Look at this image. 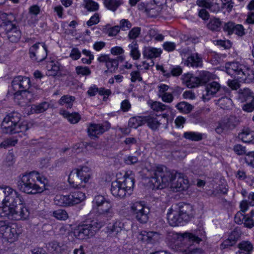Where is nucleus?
Returning a JSON list of instances; mask_svg holds the SVG:
<instances>
[{
	"label": "nucleus",
	"instance_id": "31",
	"mask_svg": "<svg viewBox=\"0 0 254 254\" xmlns=\"http://www.w3.org/2000/svg\"><path fill=\"white\" fill-rule=\"evenodd\" d=\"M60 113L71 124H76L80 119V115L76 113H69L65 110H61Z\"/></svg>",
	"mask_w": 254,
	"mask_h": 254
},
{
	"label": "nucleus",
	"instance_id": "32",
	"mask_svg": "<svg viewBox=\"0 0 254 254\" xmlns=\"http://www.w3.org/2000/svg\"><path fill=\"white\" fill-rule=\"evenodd\" d=\"M75 100V97L69 95L63 96L59 100L58 103L59 105L63 106L65 105L67 109H70L73 106V103Z\"/></svg>",
	"mask_w": 254,
	"mask_h": 254
},
{
	"label": "nucleus",
	"instance_id": "30",
	"mask_svg": "<svg viewBox=\"0 0 254 254\" xmlns=\"http://www.w3.org/2000/svg\"><path fill=\"white\" fill-rule=\"evenodd\" d=\"M102 28L103 33L107 34L109 37L117 36L121 31L118 25L112 26L110 24L103 26Z\"/></svg>",
	"mask_w": 254,
	"mask_h": 254
},
{
	"label": "nucleus",
	"instance_id": "63",
	"mask_svg": "<svg viewBox=\"0 0 254 254\" xmlns=\"http://www.w3.org/2000/svg\"><path fill=\"white\" fill-rule=\"evenodd\" d=\"M49 245L51 246L52 250L53 252H55L56 253H62V247L60 246L59 243L54 241L49 244Z\"/></svg>",
	"mask_w": 254,
	"mask_h": 254
},
{
	"label": "nucleus",
	"instance_id": "24",
	"mask_svg": "<svg viewBox=\"0 0 254 254\" xmlns=\"http://www.w3.org/2000/svg\"><path fill=\"white\" fill-rule=\"evenodd\" d=\"M238 138L245 143H251L254 140V131L248 127L244 128L238 134Z\"/></svg>",
	"mask_w": 254,
	"mask_h": 254
},
{
	"label": "nucleus",
	"instance_id": "11",
	"mask_svg": "<svg viewBox=\"0 0 254 254\" xmlns=\"http://www.w3.org/2000/svg\"><path fill=\"white\" fill-rule=\"evenodd\" d=\"M130 212L132 216L140 223H145L149 217V209L144 202L136 201L131 203Z\"/></svg>",
	"mask_w": 254,
	"mask_h": 254
},
{
	"label": "nucleus",
	"instance_id": "15",
	"mask_svg": "<svg viewBox=\"0 0 254 254\" xmlns=\"http://www.w3.org/2000/svg\"><path fill=\"white\" fill-rule=\"evenodd\" d=\"M218 91L224 92L229 95L230 90L226 87H221L220 84L217 82H211L206 86V93L202 96L203 100L204 101L209 100L211 96L214 95Z\"/></svg>",
	"mask_w": 254,
	"mask_h": 254
},
{
	"label": "nucleus",
	"instance_id": "7",
	"mask_svg": "<svg viewBox=\"0 0 254 254\" xmlns=\"http://www.w3.org/2000/svg\"><path fill=\"white\" fill-rule=\"evenodd\" d=\"M2 17L6 19L0 24V28L4 30L8 40L11 42H17L21 37V32L16 25V16L12 13H2Z\"/></svg>",
	"mask_w": 254,
	"mask_h": 254
},
{
	"label": "nucleus",
	"instance_id": "5",
	"mask_svg": "<svg viewBox=\"0 0 254 254\" xmlns=\"http://www.w3.org/2000/svg\"><path fill=\"white\" fill-rule=\"evenodd\" d=\"M175 237L182 243L178 244V251L183 254H200L202 250L197 247L201 239L197 236L189 233H176Z\"/></svg>",
	"mask_w": 254,
	"mask_h": 254
},
{
	"label": "nucleus",
	"instance_id": "25",
	"mask_svg": "<svg viewBox=\"0 0 254 254\" xmlns=\"http://www.w3.org/2000/svg\"><path fill=\"white\" fill-rule=\"evenodd\" d=\"M162 52V51L160 48L146 47L144 48L143 56L145 58L152 59L159 57Z\"/></svg>",
	"mask_w": 254,
	"mask_h": 254
},
{
	"label": "nucleus",
	"instance_id": "8",
	"mask_svg": "<svg viewBox=\"0 0 254 254\" xmlns=\"http://www.w3.org/2000/svg\"><path fill=\"white\" fill-rule=\"evenodd\" d=\"M226 72L237 78L240 82L251 83L254 79V74L252 70L237 62L226 63Z\"/></svg>",
	"mask_w": 254,
	"mask_h": 254
},
{
	"label": "nucleus",
	"instance_id": "42",
	"mask_svg": "<svg viewBox=\"0 0 254 254\" xmlns=\"http://www.w3.org/2000/svg\"><path fill=\"white\" fill-rule=\"evenodd\" d=\"M176 107L181 112L186 114L190 113L193 108L192 105L186 102H181L178 103L176 105Z\"/></svg>",
	"mask_w": 254,
	"mask_h": 254
},
{
	"label": "nucleus",
	"instance_id": "60",
	"mask_svg": "<svg viewBox=\"0 0 254 254\" xmlns=\"http://www.w3.org/2000/svg\"><path fill=\"white\" fill-rule=\"evenodd\" d=\"M244 212L242 211L238 212L235 216V221L238 224H241L244 222L246 218V215L244 214Z\"/></svg>",
	"mask_w": 254,
	"mask_h": 254
},
{
	"label": "nucleus",
	"instance_id": "54",
	"mask_svg": "<svg viewBox=\"0 0 254 254\" xmlns=\"http://www.w3.org/2000/svg\"><path fill=\"white\" fill-rule=\"evenodd\" d=\"M235 24V23L232 21H229L228 22L225 23L223 26V31L225 32H227L229 35L233 34V30Z\"/></svg>",
	"mask_w": 254,
	"mask_h": 254
},
{
	"label": "nucleus",
	"instance_id": "45",
	"mask_svg": "<svg viewBox=\"0 0 254 254\" xmlns=\"http://www.w3.org/2000/svg\"><path fill=\"white\" fill-rule=\"evenodd\" d=\"M145 233L146 234L144 235V236L146 237V240L148 242L154 243L160 239V234L158 232L149 231Z\"/></svg>",
	"mask_w": 254,
	"mask_h": 254
},
{
	"label": "nucleus",
	"instance_id": "19",
	"mask_svg": "<svg viewBox=\"0 0 254 254\" xmlns=\"http://www.w3.org/2000/svg\"><path fill=\"white\" fill-rule=\"evenodd\" d=\"M167 219L169 224L172 226H177L184 224V220L180 215L178 211L174 210L172 208L168 210L167 213Z\"/></svg>",
	"mask_w": 254,
	"mask_h": 254
},
{
	"label": "nucleus",
	"instance_id": "48",
	"mask_svg": "<svg viewBox=\"0 0 254 254\" xmlns=\"http://www.w3.org/2000/svg\"><path fill=\"white\" fill-rule=\"evenodd\" d=\"M151 108L154 111L156 112H161L167 110L169 108V106L163 104L160 102H154L151 105Z\"/></svg>",
	"mask_w": 254,
	"mask_h": 254
},
{
	"label": "nucleus",
	"instance_id": "33",
	"mask_svg": "<svg viewBox=\"0 0 254 254\" xmlns=\"http://www.w3.org/2000/svg\"><path fill=\"white\" fill-rule=\"evenodd\" d=\"M130 49V56L134 60H137L140 57V53L138 50V45L136 42L133 41L128 45Z\"/></svg>",
	"mask_w": 254,
	"mask_h": 254
},
{
	"label": "nucleus",
	"instance_id": "50",
	"mask_svg": "<svg viewBox=\"0 0 254 254\" xmlns=\"http://www.w3.org/2000/svg\"><path fill=\"white\" fill-rule=\"evenodd\" d=\"M120 28V30L122 31H128L132 27L131 23L126 19H122L120 21L119 25H118Z\"/></svg>",
	"mask_w": 254,
	"mask_h": 254
},
{
	"label": "nucleus",
	"instance_id": "27",
	"mask_svg": "<svg viewBox=\"0 0 254 254\" xmlns=\"http://www.w3.org/2000/svg\"><path fill=\"white\" fill-rule=\"evenodd\" d=\"M124 223L120 220H116L113 223H110L107 226L108 232L118 234L124 228Z\"/></svg>",
	"mask_w": 254,
	"mask_h": 254
},
{
	"label": "nucleus",
	"instance_id": "13",
	"mask_svg": "<svg viewBox=\"0 0 254 254\" xmlns=\"http://www.w3.org/2000/svg\"><path fill=\"white\" fill-rule=\"evenodd\" d=\"M0 234L5 241L12 243L17 239L16 228L12 227L8 221L0 220Z\"/></svg>",
	"mask_w": 254,
	"mask_h": 254
},
{
	"label": "nucleus",
	"instance_id": "64",
	"mask_svg": "<svg viewBox=\"0 0 254 254\" xmlns=\"http://www.w3.org/2000/svg\"><path fill=\"white\" fill-rule=\"evenodd\" d=\"M69 57L73 60H77L81 57V53L78 48H74L71 50Z\"/></svg>",
	"mask_w": 254,
	"mask_h": 254
},
{
	"label": "nucleus",
	"instance_id": "52",
	"mask_svg": "<svg viewBox=\"0 0 254 254\" xmlns=\"http://www.w3.org/2000/svg\"><path fill=\"white\" fill-rule=\"evenodd\" d=\"M233 34H235L239 37H242L245 35V29L242 24H235L233 30Z\"/></svg>",
	"mask_w": 254,
	"mask_h": 254
},
{
	"label": "nucleus",
	"instance_id": "29",
	"mask_svg": "<svg viewBox=\"0 0 254 254\" xmlns=\"http://www.w3.org/2000/svg\"><path fill=\"white\" fill-rule=\"evenodd\" d=\"M50 103L43 102L38 104L33 105L31 107V112L32 114H40L46 111L50 107Z\"/></svg>",
	"mask_w": 254,
	"mask_h": 254
},
{
	"label": "nucleus",
	"instance_id": "40",
	"mask_svg": "<svg viewBox=\"0 0 254 254\" xmlns=\"http://www.w3.org/2000/svg\"><path fill=\"white\" fill-rule=\"evenodd\" d=\"M47 67L48 69L47 74L49 76H55L58 74L60 70L59 64H56L53 61L50 62Z\"/></svg>",
	"mask_w": 254,
	"mask_h": 254
},
{
	"label": "nucleus",
	"instance_id": "53",
	"mask_svg": "<svg viewBox=\"0 0 254 254\" xmlns=\"http://www.w3.org/2000/svg\"><path fill=\"white\" fill-rule=\"evenodd\" d=\"M85 8L88 11H94L98 9L99 5L97 2L89 0L86 2Z\"/></svg>",
	"mask_w": 254,
	"mask_h": 254
},
{
	"label": "nucleus",
	"instance_id": "36",
	"mask_svg": "<svg viewBox=\"0 0 254 254\" xmlns=\"http://www.w3.org/2000/svg\"><path fill=\"white\" fill-rule=\"evenodd\" d=\"M222 21L219 18H211L207 24V28L212 31H219L221 29Z\"/></svg>",
	"mask_w": 254,
	"mask_h": 254
},
{
	"label": "nucleus",
	"instance_id": "12",
	"mask_svg": "<svg viewBox=\"0 0 254 254\" xmlns=\"http://www.w3.org/2000/svg\"><path fill=\"white\" fill-rule=\"evenodd\" d=\"M47 55L48 49L45 43L37 42L29 49V57L34 62L40 63L43 61Z\"/></svg>",
	"mask_w": 254,
	"mask_h": 254
},
{
	"label": "nucleus",
	"instance_id": "6",
	"mask_svg": "<svg viewBox=\"0 0 254 254\" xmlns=\"http://www.w3.org/2000/svg\"><path fill=\"white\" fill-rule=\"evenodd\" d=\"M20 119L21 115L17 112H13L7 114L1 123L2 131L9 134L25 132L29 127L26 122L20 123Z\"/></svg>",
	"mask_w": 254,
	"mask_h": 254
},
{
	"label": "nucleus",
	"instance_id": "3",
	"mask_svg": "<svg viewBox=\"0 0 254 254\" xmlns=\"http://www.w3.org/2000/svg\"><path fill=\"white\" fill-rule=\"evenodd\" d=\"M150 182L158 189L170 186L173 191H181L188 189L189 181L184 174L171 172L163 165H158L154 171Z\"/></svg>",
	"mask_w": 254,
	"mask_h": 254
},
{
	"label": "nucleus",
	"instance_id": "55",
	"mask_svg": "<svg viewBox=\"0 0 254 254\" xmlns=\"http://www.w3.org/2000/svg\"><path fill=\"white\" fill-rule=\"evenodd\" d=\"M162 47L165 51L172 52L176 49V44L174 42L166 41L163 43Z\"/></svg>",
	"mask_w": 254,
	"mask_h": 254
},
{
	"label": "nucleus",
	"instance_id": "4",
	"mask_svg": "<svg viewBox=\"0 0 254 254\" xmlns=\"http://www.w3.org/2000/svg\"><path fill=\"white\" fill-rule=\"evenodd\" d=\"M47 179L37 171L21 174L17 182L18 189L28 194L41 193L48 190Z\"/></svg>",
	"mask_w": 254,
	"mask_h": 254
},
{
	"label": "nucleus",
	"instance_id": "9",
	"mask_svg": "<svg viewBox=\"0 0 254 254\" xmlns=\"http://www.w3.org/2000/svg\"><path fill=\"white\" fill-rule=\"evenodd\" d=\"M134 179L133 177L126 174L123 181H115L112 183L111 192L117 198H123L127 194H130L134 187Z\"/></svg>",
	"mask_w": 254,
	"mask_h": 254
},
{
	"label": "nucleus",
	"instance_id": "62",
	"mask_svg": "<svg viewBox=\"0 0 254 254\" xmlns=\"http://www.w3.org/2000/svg\"><path fill=\"white\" fill-rule=\"evenodd\" d=\"M242 109L247 112H252L254 111V101L253 99L251 101L244 104L242 106Z\"/></svg>",
	"mask_w": 254,
	"mask_h": 254
},
{
	"label": "nucleus",
	"instance_id": "51",
	"mask_svg": "<svg viewBox=\"0 0 254 254\" xmlns=\"http://www.w3.org/2000/svg\"><path fill=\"white\" fill-rule=\"evenodd\" d=\"M241 235V233L240 230L237 228H235L231 232L229 235L228 238L231 239V241H233V243L236 244L240 238Z\"/></svg>",
	"mask_w": 254,
	"mask_h": 254
},
{
	"label": "nucleus",
	"instance_id": "14",
	"mask_svg": "<svg viewBox=\"0 0 254 254\" xmlns=\"http://www.w3.org/2000/svg\"><path fill=\"white\" fill-rule=\"evenodd\" d=\"M30 86V78L22 76L15 77L11 82V86L15 91L14 94L15 96H18L22 92L28 90Z\"/></svg>",
	"mask_w": 254,
	"mask_h": 254
},
{
	"label": "nucleus",
	"instance_id": "23",
	"mask_svg": "<svg viewBox=\"0 0 254 254\" xmlns=\"http://www.w3.org/2000/svg\"><path fill=\"white\" fill-rule=\"evenodd\" d=\"M76 174L81 182L86 183L91 178V169L87 166H83L80 169H76Z\"/></svg>",
	"mask_w": 254,
	"mask_h": 254
},
{
	"label": "nucleus",
	"instance_id": "37",
	"mask_svg": "<svg viewBox=\"0 0 254 254\" xmlns=\"http://www.w3.org/2000/svg\"><path fill=\"white\" fill-rule=\"evenodd\" d=\"M253 97H254V94L249 88L241 89L239 91V98L241 102L246 101L250 98L253 99Z\"/></svg>",
	"mask_w": 254,
	"mask_h": 254
},
{
	"label": "nucleus",
	"instance_id": "56",
	"mask_svg": "<svg viewBox=\"0 0 254 254\" xmlns=\"http://www.w3.org/2000/svg\"><path fill=\"white\" fill-rule=\"evenodd\" d=\"M216 45L220 46L226 49H230L232 46V43L229 40H217L214 41Z\"/></svg>",
	"mask_w": 254,
	"mask_h": 254
},
{
	"label": "nucleus",
	"instance_id": "10",
	"mask_svg": "<svg viewBox=\"0 0 254 254\" xmlns=\"http://www.w3.org/2000/svg\"><path fill=\"white\" fill-rule=\"evenodd\" d=\"M85 198L84 193L76 191L68 195H57L54 198V203L59 206H68L78 204Z\"/></svg>",
	"mask_w": 254,
	"mask_h": 254
},
{
	"label": "nucleus",
	"instance_id": "1",
	"mask_svg": "<svg viewBox=\"0 0 254 254\" xmlns=\"http://www.w3.org/2000/svg\"><path fill=\"white\" fill-rule=\"evenodd\" d=\"M92 203L93 207L97 209L98 216L103 220L99 221L95 219L79 225L74 231L75 237L78 239L85 240L93 236L104 225L105 221L111 219L114 216L112 205L109 199L99 195L94 197Z\"/></svg>",
	"mask_w": 254,
	"mask_h": 254
},
{
	"label": "nucleus",
	"instance_id": "34",
	"mask_svg": "<svg viewBox=\"0 0 254 254\" xmlns=\"http://www.w3.org/2000/svg\"><path fill=\"white\" fill-rule=\"evenodd\" d=\"M224 93L225 96L220 98L218 102L221 108L228 110L231 108L232 106L233 102L230 98L229 97L230 93H229V95H228L226 93Z\"/></svg>",
	"mask_w": 254,
	"mask_h": 254
},
{
	"label": "nucleus",
	"instance_id": "22",
	"mask_svg": "<svg viewBox=\"0 0 254 254\" xmlns=\"http://www.w3.org/2000/svg\"><path fill=\"white\" fill-rule=\"evenodd\" d=\"M182 79L183 83L190 88H195L199 86V80L198 77L193 76L191 73L184 74L182 77Z\"/></svg>",
	"mask_w": 254,
	"mask_h": 254
},
{
	"label": "nucleus",
	"instance_id": "2",
	"mask_svg": "<svg viewBox=\"0 0 254 254\" xmlns=\"http://www.w3.org/2000/svg\"><path fill=\"white\" fill-rule=\"evenodd\" d=\"M0 200L3 205V216L14 220H25L29 216L22 195L11 188L0 187Z\"/></svg>",
	"mask_w": 254,
	"mask_h": 254
},
{
	"label": "nucleus",
	"instance_id": "43",
	"mask_svg": "<svg viewBox=\"0 0 254 254\" xmlns=\"http://www.w3.org/2000/svg\"><path fill=\"white\" fill-rule=\"evenodd\" d=\"M211 74L207 71H202L197 77L199 80V85L207 83L211 78Z\"/></svg>",
	"mask_w": 254,
	"mask_h": 254
},
{
	"label": "nucleus",
	"instance_id": "58",
	"mask_svg": "<svg viewBox=\"0 0 254 254\" xmlns=\"http://www.w3.org/2000/svg\"><path fill=\"white\" fill-rule=\"evenodd\" d=\"M244 160L249 166L254 168V152H251L247 154Z\"/></svg>",
	"mask_w": 254,
	"mask_h": 254
},
{
	"label": "nucleus",
	"instance_id": "18",
	"mask_svg": "<svg viewBox=\"0 0 254 254\" xmlns=\"http://www.w3.org/2000/svg\"><path fill=\"white\" fill-rule=\"evenodd\" d=\"M157 95L162 101L167 103H171L174 100V96L172 92H168L170 89L168 85L165 84H160L158 87Z\"/></svg>",
	"mask_w": 254,
	"mask_h": 254
},
{
	"label": "nucleus",
	"instance_id": "38",
	"mask_svg": "<svg viewBox=\"0 0 254 254\" xmlns=\"http://www.w3.org/2000/svg\"><path fill=\"white\" fill-rule=\"evenodd\" d=\"M122 3V0H104L106 7L113 11H116Z\"/></svg>",
	"mask_w": 254,
	"mask_h": 254
},
{
	"label": "nucleus",
	"instance_id": "59",
	"mask_svg": "<svg viewBox=\"0 0 254 254\" xmlns=\"http://www.w3.org/2000/svg\"><path fill=\"white\" fill-rule=\"evenodd\" d=\"M130 80L132 82H135L136 81L141 82L142 81V78L141 76L139 70L133 71L130 73Z\"/></svg>",
	"mask_w": 254,
	"mask_h": 254
},
{
	"label": "nucleus",
	"instance_id": "46",
	"mask_svg": "<svg viewBox=\"0 0 254 254\" xmlns=\"http://www.w3.org/2000/svg\"><path fill=\"white\" fill-rule=\"evenodd\" d=\"M244 225L249 228L254 227V210H252L249 214L246 215L244 222Z\"/></svg>",
	"mask_w": 254,
	"mask_h": 254
},
{
	"label": "nucleus",
	"instance_id": "61",
	"mask_svg": "<svg viewBox=\"0 0 254 254\" xmlns=\"http://www.w3.org/2000/svg\"><path fill=\"white\" fill-rule=\"evenodd\" d=\"M40 7L37 4L31 5L28 9V13L34 16L38 15L40 13Z\"/></svg>",
	"mask_w": 254,
	"mask_h": 254
},
{
	"label": "nucleus",
	"instance_id": "21",
	"mask_svg": "<svg viewBox=\"0 0 254 254\" xmlns=\"http://www.w3.org/2000/svg\"><path fill=\"white\" fill-rule=\"evenodd\" d=\"M185 64L193 67H200L202 65V58L197 53H192L185 61Z\"/></svg>",
	"mask_w": 254,
	"mask_h": 254
},
{
	"label": "nucleus",
	"instance_id": "26",
	"mask_svg": "<svg viewBox=\"0 0 254 254\" xmlns=\"http://www.w3.org/2000/svg\"><path fill=\"white\" fill-rule=\"evenodd\" d=\"M144 124L146 123L147 126L152 130H156L160 125V122L157 119L156 114H150L147 116L144 117Z\"/></svg>",
	"mask_w": 254,
	"mask_h": 254
},
{
	"label": "nucleus",
	"instance_id": "16",
	"mask_svg": "<svg viewBox=\"0 0 254 254\" xmlns=\"http://www.w3.org/2000/svg\"><path fill=\"white\" fill-rule=\"evenodd\" d=\"M111 127V125L108 122H105L100 124H91L87 129L89 136L94 138L97 137V135L103 133Z\"/></svg>",
	"mask_w": 254,
	"mask_h": 254
},
{
	"label": "nucleus",
	"instance_id": "41",
	"mask_svg": "<svg viewBox=\"0 0 254 254\" xmlns=\"http://www.w3.org/2000/svg\"><path fill=\"white\" fill-rule=\"evenodd\" d=\"M238 248L240 249L239 252H243L246 253H250L253 250V246L249 241H242L238 244Z\"/></svg>",
	"mask_w": 254,
	"mask_h": 254
},
{
	"label": "nucleus",
	"instance_id": "39",
	"mask_svg": "<svg viewBox=\"0 0 254 254\" xmlns=\"http://www.w3.org/2000/svg\"><path fill=\"white\" fill-rule=\"evenodd\" d=\"M143 124H144V117H132L128 122V126L134 128H136Z\"/></svg>",
	"mask_w": 254,
	"mask_h": 254
},
{
	"label": "nucleus",
	"instance_id": "49",
	"mask_svg": "<svg viewBox=\"0 0 254 254\" xmlns=\"http://www.w3.org/2000/svg\"><path fill=\"white\" fill-rule=\"evenodd\" d=\"M141 33V28L139 27H134L130 30L127 37L130 40H135L138 38Z\"/></svg>",
	"mask_w": 254,
	"mask_h": 254
},
{
	"label": "nucleus",
	"instance_id": "17",
	"mask_svg": "<svg viewBox=\"0 0 254 254\" xmlns=\"http://www.w3.org/2000/svg\"><path fill=\"white\" fill-rule=\"evenodd\" d=\"M234 120L232 117L221 120L215 127V131L217 133L221 134L224 132L233 129L236 126Z\"/></svg>",
	"mask_w": 254,
	"mask_h": 254
},
{
	"label": "nucleus",
	"instance_id": "20",
	"mask_svg": "<svg viewBox=\"0 0 254 254\" xmlns=\"http://www.w3.org/2000/svg\"><path fill=\"white\" fill-rule=\"evenodd\" d=\"M193 208L192 205L188 203H183L179 206V211L178 213L181 217L183 219L185 222H187L190 220L192 217Z\"/></svg>",
	"mask_w": 254,
	"mask_h": 254
},
{
	"label": "nucleus",
	"instance_id": "47",
	"mask_svg": "<svg viewBox=\"0 0 254 254\" xmlns=\"http://www.w3.org/2000/svg\"><path fill=\"white\" fill-rule=\"evenodd\" d=\"M53 216L56 219L60 220H65L68 217V215L66 211L61 209L53 211Z\"/></svg>",
	"mask_w": 254,
	"mask_h": 254
},
{
	"label": "nucleus",
	"instance_id": "44",
	"mask_svg": "<svg viewBox=\"0 0 254 254\" xmlns=\"http://www.w3.org/2000/svg\"><path fill=\"white\" fill-rule=\"evenodd\" d=\"M75 72L79 76H87L91 74V71L88 66L78 65L75 67Z\"/></svg>",
	"mask_w": 254,
	"mask_h": 254
},
{
	"label": "nucleus",
	"instance_id": "35",
	"mask_svg": "<svg viewBox=\"0 0 254 254\" xmlns=\"http://www.w3.org/2000/svg\"><path fill=\"white\" fill-rule=\"evenodd\" d=\"M122 57H118L116 59L110 58L109 60L107 63L106 66L107 68V70H105V72H107L108 71L112 72L115 71L118 68L119 65V60L122 59Z\"/></svg>",
	"mask_w": 254,
	"mask_h": 254
},
{
	"label": "nucleus",
	"instance_id": "57",
	"mask_svg": "<svg viewBox=\"0 0 254 254\" xmlns=\"http://www.w3.org/2000/svg\"><path fill=\"white\" fill-rule=\"evenodd\" d=\"M124 162L127 165H134L138 162V159L136 156L128 155L124 158Z\"/></svg>",
	"mask_w": 254,
	"mask_h": 254
},
{
	"label": "nucleus",
	"instance_id": "28",
	"mask_svg": "<svg viewBox=\"0 0 254 254\" xmlns=\"http://www.w3.org/2000/svg\"><path fill=\"white\" fill-rule=\"evenodd\" d=\"M183 137L190 140L198 141L206 137L204 134L193 131H187L184 133Z\"/></svg>",
	"mask_w": 254,
	"mask_h": 254
}]
</instances>
